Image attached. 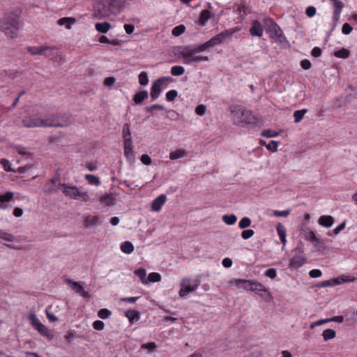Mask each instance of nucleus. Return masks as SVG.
<instances>
[{"mask_svg":"<svg viewBox=\"0 0 357 357\" xmlns=\"http://www.w3.org/2000/svg\"><path fill=\"white\" fill-rule=\"evenodd\" d=\"M235 31L233 29H226L220 33L212 37L206 43L198 45L183 46L179 48L180 57L185 59L184 63L191 64L201 61H208L206 56H197V53L205 51L206 49L213 47L215 45L222 44L225 40L230 37Z\"/></svg>","mask_w":357,"mask_h":357,"instance_id":"obj_1","label":"nucleus"},{"mask_svg":"<svg viewBox=\"0 0 357 357\" xmlns=\"http://www.w3.org/2000/svg\"><path fill=\"white\" fill-rule=\"evenodd\" d=\"M20 9H13L4 13L0 19V31L6 37L15 38L17 36L20 26Z\"/></svg>","mask_w":357,"mask_h":357,"instance_id":"obj_2","label":"nucleus"},{"mask_svg":"<svg viewBox=\"0 0 357 357\" xmlns=\"http://www.w3.org/2000/svg\"><path fill=\"white\" fill-rule=\"evenodd\" d=\"M126 6V0H100L95 6L93 16L100 20L111 15L120 13Z\"/></svg>","mask_w":357,"mask_h":357,"instance_id":"obj_3","label":"nucleus"},{"mask_svg":"<svg viewBox=\"0 0 357 357\" xmlns=\"http://www.w3.org/2000/svg\"><path fill=\"white\" fill-rule=\"evenodd\" d=\"M263 22L264 24V29L271 39L280 45L284 47L289 45V41L284 35L281 28L273 19L264 17L263 18Z\"/></svg>","mask_w":357,"mask_h":357,"instance_id":"obj_4","label":"nucleus"},{"mask_svg":"<svg viewBox=\"0 0 357 357\" xmlns=\"http://www.w3.org/2000/svg\"><path fill=\"white\" fill-rule=\"evenodd\" d=\"M231 112L236 124L255 125L257 123V118L252 112L243 109L241 105L234 107Z\"/></svg>","mask_w":357,"mask_h":357,"instance_id":"obj_5","label":"nucleus"},{"mask_svg":"<svg viewBox=\"0 0 357 357\" xmlns=\"http://www.w3.org/2000/svg\"><path fill=\"white\" fill-rule=\"evenodd\" d=\"M43 127H66L70 124L69 117L61 114H51L43 119Z\"/></svg>","mask_w":357,"mask_h":357,"instance_id":"obj_6","label":"nucleus"},{"mask_svg":"<svg viewBox=\"0 0 357 357\" xmlns=\"http://www.w3.org/2000/svg\"><path fill=\"white\" fill-rule=\"evenodd\" d=\"M63 193L71 199H77L84 202L89 200V196L86 192L80 191L79 189L74 185L70 186L66 183H63Z\"/></svg>","mask_w":357,"mask_h":357,"instance_id":"obj_7","label":"nucleus"},{"mask_svg":"<svg viewBox=\"0 0 357 357\" xmlns=\"http://www.w3.org/2000/svg\"><path fill=\"white\" fill-rule=\"evenodd\" d=\"M200 284L198 280H192L190 278H184L180 284V290L178 294L181 297H184L187 294L194 292Z\"/></svg>","mask_w":357,"mask_h":357,"instance_id":"obj_8","label":"nucleus"},{"mask_svg":"<svg viewBox=\"0 0 357 357\" xmlns=\"http://www.w3.org/2000/svg\"><path fill=\"white\" fill-rule=\"evenodd\" d=\"M301 236L306 241H310L315 248L319 245V239L317 237L315 232L310 229L305 224L301 226Z\"/></svg>","mask_w":357,"mask_h":357,"instance_id":"obj_9","label":"nucleus"},{"mask_svg":"<svg viewBox=\"0 0 357 357\" xmlns=\"http://www.w3.org/2000/svg\"><path fill=\"white\" fill-rule=\"evenodd\" d=\"M333 6L334 10L333 12L332 20L333 26L332 30H334L337 26L340 18V15L344 6V3L341 0H329Z\"/></svg>","mask_w":357,"mask_h":357,"instance_id":"obj_10","label":"nucleus"},{"mask_svg":"<svg viewBox=\"0 0 357 357\" xmlns=\"http://www.w3.org/2000/svg\"><path fill=\"white\" fill-rule=\"evenodd\" d=\"M63 183L60 182L59 178H53L48 180L44 185L43 192L45 194H53L58 192L62 187Z\"/></svg>","mask_w":357,"mask_h":357,"instance_id":"obj_11","label":"nucleus"},{"mask_svg":"<svg viewBox=\"0 0 357 357\" xmlns=\"http://www.w3.org/2000/svg\"><path fill=\"white\" fill-rule=\"evenodd\" d=\"M307 261L306 258L304 257L302 252H299V254L294 255L289 260V268L291 270L298 269L303 266Z\"/></svg>","mask_w":357,"mask_h":357,"instance_id":"obj_12","label":"nucleus"},{"mask_svg":"<svg viewBox=\"0 0 357 357\" xmlns=\"http://www.w3.org/2000/svg\"><path fill=\"white\" fill-rule=\"evenodd\" d=\"M22 123L26 128L43 127V119L36 116L24 117L22 120Z\"/></svg>","mask_w":357,"mask_h":357,"instance_id":"obj_13","label":"nucleus"},{"mask_svg":"<svg viewBox=\"0 0 357 357\" xmlns=\"http://www.w3.org/2000/svg\"><path fill=\"white\" fill-rule=\"evenodd\" d=\"M264 24L262 22L255 20L252 22L250 28V33L252 36L261 37L264 32Z\"/></svg>","mask_w":357,"mask_h":357,"instance_id":"obj_14","label":"nucleus"},{"mask_svg":"<svg viewBox=\"0 0 357 357\" xmlns=\"http://www.w3.org/2000/svg\"><path fill=\"white\" fill-rule=\"evenodd\" d=\"M66 282L70 285L73 289L83 298H89L90 295L89 293L84 289L82 286L78 282H75L71 279H66Z\"/></svg>","mask_w":357,"mask_h":357,"instance_id":"obj_15","label":"nucleus"},{"mask_svg":"<svg viewBox=\"0 0 357 357\" xmlns=\"http://www.w3.org/2000/svg\"><path fill=\"white\" fill-rule=\"evenodd\" d=\"M127 141V144H123L124 155L126 158L127 161L130 165H133L135 162V155L133 151V146L132 144H130V140Z\"/></svg>","mask_w":357,"mask_h":357,"instance_id":"obj_16","label":"nucleus"},{"mask_svg":"<svg viewBox=\"0 0 357 357\" xmlns=\"http://www.w3.org/2000/svg\"><path fill=\"white\" fill-rule=\"evenodd\" d=\"M55 46H48V45H43V46H33L28 47L27 51L31 55H44L45 51H47L49 50H54Z\"/></svg>","mask_w":357,"mask_h":357,"instance_id":"obj_17","label":"nucleus"},{"mask_svg":"<svg viewBox=\"0 0 357 357\" xmlns=\"http://www.w3.org/2000/svg\"><path fill=\"white\" fill-rule=\"evenodd\" d=\"M43 56L54 62H60L63 61L62 55L57 51V47L56 46L54 50L45 51Z\"/></svg>","mask_w":357,"mask_h":357,"instance_id":"obj_18","label":"nucleus"},{"mask_svg":"<svg viewBox=\"0 0 357 357\" xmlns=\"http://www.w3.org/2000/svg\"><path fill=\"white\" fill-rule=\"evenodd\" d=\"M167 199L166 195L162 194L156 197L151 204V209L153 211H160L162 206L164 205Z\"/></svg>","mask_w":357,"mask_h":357,"instance_id":"obj_19","label":"nucleus"},{"mask_svg":"<svg viewBox=\"0 0 357 357\" xmlns=\"http://www.w3.org/2000/svg\"><path fill=\"white\" fill-rule=\"evenodd\" d=\"M100 202L106 206H112L116 204V198L112 193H105L100 198Z\"/></svg>","mask_w":357,"mask_h":357,"instance_id":"obj_20","label":"nucleus"},{"mask_svg":"<svg viewBox=\"0 0 357 357\" xmlns=\"http://www.w3.org/2000/svg\"><path fill=\"white\" fill-rule=\"evenodd\" d=\"M213 17L214 14H212L208 10H203L199 15L198 23L201 26H204L207 23L208 20Z\"/></svg>","mask_w":357,"mask_h":357,"instance_id":"obj_21","label":"nucleus"},{"mask_svg":"<svg viewBox=\"0 0 357 357\" xmlns=\"http://www.w3.org/2000/svg\"><path fill=\"white\" fill-rule=\"evenodd\" d=\"M122 137L123 139V144H127V140H130V144H132L129 123L123 124L122 129Z\"/></svg>","mask_w":357,"mask_h":357,"instance_id":"obj_22","label":"nucleus"},{"mask_svg":"<svg viewBox=\"0 0 357 357\" xmlns=\"http://www.w3.org/2000/svg\"><path fill=\"white\" fill-rule=\"evenodd\" d=\"M318 223L325 227H330L334 223V218L331 215H321L318 220Z\"/></svg>","mask_w":357,"mask_h":357,"instance_id":"obj_23","label":"nucleus"},{"mask_svg":"<svg viewBox=\"0 0 357 357\" xmlns=\"http://www.w3.org/2000/svg\"><path fill=\"white\" fill-rule=\"evenodd\" d=\"M276 231L280 237L281 243L283 245H285L287 243V240H286L287 229H286L285 227L282 223L279 222L276 225Z\"/></svg>","mask_w":357,"mask_h":357,"instance_id":"obj_24","label":"nucleus"},{"mask_svg":"<svg viewBox=\"0 0 357 357\" xmlns=\"http://www.w3.org/2000/svg\"><path fill=\"white\" fill-rule=\"evenodd\" d=\"M148 97H149L148 91L146 90H142V91H140L136 93L133 96L132 100L136 104H141L144 100L147 99Z\"/></svg>","mask_w":357,"mask_h":357,"instance_id":"obj_25","label":"nucleus"},{"mask_svg":"<svg viewBox=\"0 0 357 357\" xmlns=\"http://www.w3.org/2000/svg\"><path fill=\"white\" fill-rule=\"evenodd\" d=\"M162 91V88L156 84L155 82H154L151 87V92L150 96L152 100H156L159 96L160 95V93Z\"/></svg>","mask_w":357,"mask_h":357,"instance_id":"obj_26","label":"nucleus"},{"mask_svg":"<svg viewBox=\"0 0 357 357\" xmlns=\"http://www.w3.org/2000/svg\"><path fill=\"white\" fill-rule=\"evenodd\" d=\"M126 317L130 323L138 321L140 318V312L135 310H128L125 312Z\"/></svg>","mask_w":357,"mask_h":357,"instance_id":"obj_27","label":"nucleus"},{"mask_svg":"<svg viewBox=\"0 0 357 357\" xmlns=\"http://www.w3.org/2000/svg\"><path fill=\"white\" fill-rule=\"evenodd\" d=\"M99 218L98 216L88 215L85 218L84 221V225L85 227H91L98 225Z\"/></svg>","mask_w":357,"mask_h":357,"instance_id":"obj_28","label":"nucleus"},{"mask_svg":"<svg viewBox=\"0 0 357 357\" xmlns=\"http://www.w3.org/2000/svg\"><path fill=\"white\" fill-rule=\"evenodd\" d=\"M36 329L41 335L47 337L49 340H52L53 338V334L44 324H41Z\"/></svg>","mask_w":357,"mask_h":357,"instance_id":"obj_29","label":"nucleus"},{"mask_svg":"<svg viewBox=\"0 0 357 357\" xmlns=\"http://www.w3.org/2000/svg\"><path fill=\"white\" fill-rule=\"evenodd\" d=\"M231 284H234L236 285H239L240 284H243V288L245 290L250 291V287L251 284V280H244V279H234L230 281Z\"/></svg>","mask_w":357,"mask_h":357,"instance_id":"obj_30","label":"nucleus"},{"mask_svg":"<svg viewBox=\"0 0 357 357\" xmlns=\"http://www.w3.org/2000/svg\"><path fill=\"white\" fill-rule=\"evenodd\" d=\"M75 22V19L73 17H62L58 20V24L60 26H66V28L70 29L71 28L72 24Z\"/></svg>","mask_w":357,"mask_h":357,"instance_id":"obj_31","label":"nucleus"},{"mask_svg":"<svg viewBox=\"0 0 357 357\" xmlns=\"http://www.w3.org/2000/svg\"><path fill=\"white\" fill-rule=\"evenodd\" d=\"M121 250L125 254H131L134 251V245L130 241H124L121 244Z\"/></svg>","mask_w":357,"mask_h":357,"instance_id":"obj_32","label":"nucleus"},{"mask_svg":"<svg viewBox=\"0 0 357 357\" xmlns=\"http://www.w3.org/2000/svg\"><path fill=\"white\" fill-rule=\"evenodd\" d=\"M155 82L162 89L167 87L169 83L174 82V79L172 77H160Z\"/></svg>","mask_w":357,"mask_h":357,"instance_id":"obj_33","label":"nucleus"},{"mask_svg":"<svg viewBox=\"0 0 357 357\" xmlns=\"http://www.w3.org/2000/svg\"><path fill=\"white\" fill-rule=\"evenodd\" d=\"M265 302L269 303L273 301V296L270 291L265 287L258 294Z\"/></svg>","mask_w":357,"mask_h":357,"instance_id":"obj_34","label":"nucleus"},{"mask_svg":"<svg viewBox=\"0 0 357 357\" xmlns=\"http://www.w3.org/2000/svg\"><path fill=\"white\" fill-rule=\"evenodd\" d=\"M96 29L102 33H106L110 29L111 24L109 22H99L95 25Z\"/></svg>","mask_w":357,"mask_h":357,"instance_id":"obj_35","label":"nucleus"},{"mask_svg":"<svg viewBox=\"0 0 357 357\" xmlns=\"http://www.w3.org/2000/svg\"><path fill=\"white\" fill-rule=\"evenodd\" d=\"M187 155V152L183 149H178L169 153L170 160H176Z\"/></svg>","mask_w":357,"mask_h":357,"instance_id":"obj_36","label":"nucleus"},{"mask_svg":"<svg viewBox=\"0 0 357 357\" xmlns=\"http://www.w3.org/2000/svg\"><path fill=\"white\" fill-rule=\"evenodd\" d=\"M13 198L12 192H6L5 194L0 195V203L8 202ZM6 206L0 204L1 208H6Z\"/></svg>","mask_w":357,"mask_h":357,"instance_id":"obj_37","label":"nucleus"},{"mask_svg":"<svg viewBox=\"0 0 357 357\" xmlns=\"http://www.w3.org/2000/svg\"><path fill=\"white\" fill-rule=\"evenodd\" d=\"M85 179L89 182V184L98 186L100 185V178L93 174H86L84 176Z\"/></svg>","mask_w":357,"mask_h":357,"instance_id":"obj_38","label":"nucleus"},{"mask_svg":"<svg viewBox=\"0 0 357 357\" xmlns=\"http://www.w3.org/2000/svg\"><path fill=\"white\" fill-rule=\"evenodd\" d=\"M336 332L333 329H326L322 333V336L324 341H328L329 340L333 339L335 337Z\"/></svg>","mask_w":357,"mask_h":357,"instance_id":"obj_39","label":"nucleus"},{"mask_svg":"<svg viewBox=\"0 0 357 357\" xmlns=\"http://www.w3.org/2000/svg\"><path fill=\"white\" fill-rule=\"evenodd\" d=\"M307 109H303L300 110H296L294 112V122L298 123L301 121L304 115L307 113Z\"/></svg>","mask_w":357,"mask_h":357,"instance_id":"obj_40","label":"nucleus"},{"mask_svg":"<svg viewBox=\"0 0 357 357\" xmlns=\"http://www.w3.org/2000/svg\"><path fill=\"white\" fill-rule=\"evenodd\" d=\"M185 73V68L182 66H174L171 68V74L173 76H181Z\"/></svg>","mask_w":357,"mask_h":357,"instance_id":"obj_41","label":"nucleus"},{"mask_svg":"<svg viewBox=\"0 0 357 357\" xmlns=\"http://www.w3.org/2000/svg\"><path fill=\"white\" fill-rule=\"evenodd\" d=\"M223 222L228 225H233L237 220V217L234 214L225 215L222 217Z\"/></svg>","mask_w":357,"mask_h":357,"instance_id":"obj_42","label":"nucleus"},{"mask_svg":"<svg viewBox=\"0 0 357 357\" xmlns=\"http://www.w3.org/2000/svg\"><path fill=\"white\" fill-rule=\"evenodd\" d=\"M334 56L337 58L347 59L349 56V51L345 48H342L340 50L335 51Z\"/></svg>","mask_w":357,"mask_h":357,"instance_id":"obj_43","label":"nucleus"},{"mask_svg":"<svg viewBox=\"0 0 357 357\" xmlns=\"http://www.w3.org/2000/svg\"><path fill=\"white\" fill-rule=\"evenodd\" d=\"M0 238L8 242H13L15 239V236L11 234L7 233L3 230L0 229Z\"/></svg>","mask_w":357,"mask_h":357,"instance_id":"obj_44","label":"nucleus"},{"mask_svg":"<svg viewBox=\"0 0 357 357\" xmlns=\"http://www.w3.org/2000/svg\"><path fill=\"white\" fill-rule=\"evenodd\" d=\"M185 30V26L183 24H180V25L175 26L172 29V33L174 36H179L182 33H184Z\"/></svg>","mask_w":357,"mask_h":357,"instance_id":"obj_45","label":"nucleus"},{"mask_svg":"<svg viewBox=\"0 0 357 357\" xmlns=\"http://www.w3.org/2000/svg\"><path fill=\"white\" fill-rule=\"evenodd\" d=\"M139 83L142 86H146L149 83L148 75L146 72H142L138 76Z\"/></svg>","mask_w":357,"mask_h":357,"instance_id":"obj_46","label":"nucleus"},{"mask_svg":"<svg viewBox=\"0 0 357 357\" xmlns=\"http://www.w3.org/2000/svg\"><path fill=\"white\" fill-rule=\"evenodd\" d=\"M252 221L248 217L243 218L238 222V227L241 229H245L251 225Z\"/></svg>","mask_w":357,"mask_h":357,"instance_id":"obj_47","label":"nucleus"},{"mask_svg":"<svg viewBox=\"0 0 357 357\" xmlns=\"http://www.w3.org/2000/svg\"><path fill=\"white\" fill-rule=\"evenodd\" d=\"M112 314V312L106 308L100 309L98 312V316L102 319L109 318Z\"/></svg>","mask_w":357,"mask_h":357,"instance_id":"obj_48","label":"nucleus"},{"mask_svg":"<svg viewBox=\"0 0 357 357\" xmlns=\"http://www.w3.org/2000/svg\"><path fill=\"white\" fill-rule=\"evenodd\" d=\"M16 151L17 152L20 154L22 156H23L24 158H28L30 157L31 155V153L29 151V150L25 148V147H23V146H17L16 147Z\"/></svg>","mask_w":357,"mask_h":357,"instance_id":"obj_49","label":"nucleus"},{"mask_svg":"<svg viewBox=\"0 0 357 357\" xmlns=\"http://www.w3.org/2000/svg\"><path fill=\"white\" fill-rule=\"evenodd\" d=\"M178 96V92L175 89H172L167 91L165 94L166 100L169 102L174 100L176 97Z\"/></svg>","mask_w":357,"mask_h":357,"instance_id":"obj_50","label":"nucleus"},{"mask_svg":"<svg viewBox=\"0 0 357 357\" xmlns=\"http://www.w3.org/2000/svg\"><path fill=\"white\" fill-rule=\"evenodd\" d=\"M99 42L100 43H109V44H112L113 45H119V42L118 40H110L107 36H101L100 38H99Z\"/></svg>","mask_w":357,"mask_h":357,"instance_id":"obj_51","label":"nucleus"},{"mask_svg":"<svg viewBox=\"0 0 357 357\" xmlns=\"http://www.w3.org/2000/svg\"><path fill=\"white\" fill-rule=\"evenodd\" d=\"M148 280L151 282H157L161 280V275L158 273L153 272L149 274Z\"/></svg>","mask_w":357,"mask_h":357,"instance_id":"obj_52","label":"nucleus"},{"mask_svg":"<svg viewBox=\"0 0 357 357\" xmlns=\"http://www.w3.org/2000/svg\"><path fill=\"white\" fill-rule=\"evenodd\" d=\"M135 274L140 278L142 282H144L146 276V271L144 268H139L137 269L135 271Z\"/></svg>","mask_w":357,"mask_h":357,"instance_id":"obj_53","label":"nucleus"},{"mask_svg":"<svg viewBox=\"0 0 357 357\" xmlns=\"http://www.w3.org/2000/svg\"><path fill=\"white\" fill-rule=\"evenodd\" d=\"M278 142L272 140L266 146V147L268 151L275 152L278 150Z\"/></svg>","mask_w":357,"mask_h":357,"instance_id":"obj_54","label":"nucleus"},{"mask_svg":"<svg viewBox=\"0 0 357 357\" xmlns=\"http://www.w3.org/2000/svg\"><path fill=\"white\" fill-rule=\"evenodd\" d=\"M261 135L265 137H275L278 135V133L275 131L271 130L270 129L264 130L261 132Z\"/></svg>","mask_w":357,"mask_h":357,"instance_id":"obj_55","label":"nucleus"},{"mask_svg":"<svg viewBox=\"0 0 357 357\" xmlns=\"http://www.w3.org/2000/svg\"><path fill=\"white\" fill-rule=\"evenodd\" d=\"M290 213H291V210H289V209L284 210V211H278V210L273 211V215L275 217L286 218L290 214Z\"/></svg>","mask_w":357,"mask_h":357,"instance_id":"obj_56","label":"nucleus"},{"mask_svg":"<svg viewBox=\"0 0 357 357\" xmlns=\"http://www.w3.org/2000/svg\"><path fill=\"white\" fill-rule=\"evenodd\" d=\"M264 275L271 278V279H274L276 278L277 276V271H276V269L274 268H268L265 273H264Z\"/></svg>","mask_w":357,"mask_h":357,"instance_id":"obj_57","label":"nucleus"},{"mask_svg":"<svg viewBox=\"0 0 357 357\" xmlns=\"http://www.w3.org/2000/svg\"><path fill=\"white\" fill-rule=\"evenodd\" d=\"M29 320L34 328H36L39 325L42 324L35 314H32L29 316Z\"/></svg>","mask_w":357,"mask_h":357,"instance_id":"obj_58","label":"nucleus"},{"mask_svg":"<svg viewBox=\"0 0 357 357\" xmlns=\"http://www.w3.org/2000/svg\"><path fill=\"white\" fill-rule=\"evenodd\" d=\"M255 231L252 229H245L241 232L242 238L247 240L253 236Z\"/></svg>","mask_w":357,"mask_h":357,"instance_id":"obj_59","label":"nucleus"},{"mask_svg":"<svg viewBox=\"0 0 357 357\" xmlns=\"http://www.w3.org/2000/svg\"><path fill=\"white\" fill-rule=\"evenodd\" d=\"M0 163L3 165V169L6 172H11L12 171L11 163L10 162L9 160H8L6 159H1L0 160Z\"/></svg>","mask_w":357,"mask_h":357,"instance_id":"obj_60","label":"nucleus"},{"mask_svg":"<svg viewBox=\"0 0 357 357\" xmlns=\"http://www.w3.org/2000/svg\"><path fill=\"white\" fill-rule=\"evenodd\" d=\"M93 328L95 329V330H97V331H102L104 329V327H105V324L103 321H100V320H96L93 323Z\"/></svg>","mask_w":357,"mask_h":357,"instance_id":"obj_61","label":"nucleus"},{"mask_svg":"<svg viewBox=\"0 0 357 357\" xmlns=\"http://www.w3.org/2000/svg\"><path fill=\"white\" fill-rule=\"evenodd\" d=\"M353 30L352 26L349 23H344L342 27V32L345 35L349 34Z\"/></svg>","mask_w":357,"mask_h":357,"instance_id":"obj_62","label":"nucleus"},{"mask_svg":"<svg viewBox=\"0 0 357 357\" xmlns=\"http://www.w3.org/2000/svg\"><path fill=\"white\" fill-rule=\"evenodd\" d=\"M206 111V107L204 105H199L195 108V112L199 116H203Z\"/></svg>","mask_w":357,"mask_h":357,"instance_id":"obj_63","label":"nucleus"},{"mask_svg":"<svg viewBox=\"0 0 357 357\" xmlns=\"http://www.w3.org/2000/svg\"><path fill=\"white\" fill-rule=\"evenodd\" d=\"M322 272L319 269H312L309 272V275L312 278H317L321 277Z\"/></svg>","mask_w":357,"mask_h":357,"instance_id":"obj_64","label":"nucleus"}]
</instances>
